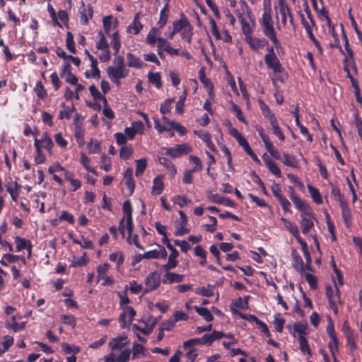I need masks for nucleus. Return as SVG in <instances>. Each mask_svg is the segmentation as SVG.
<instances>
[{
	"label": "nucleus",
	"instance_id": "f257e3e1",
	"mask_svg": "<svg viewBox=\"0 0 362 362\" xmlns=\"http://www.w3.org/2000/svg\"><path fill=\"white\" fill-rule=\"evenodd\" d=\"M259 23L262 28L264 35L267 37L276 48L280 46V42L277 38L276 33L274 27V21L272 16L271 8H264L262 18L259 20Z\"/></svg>",
	"mask_w": 362,
	"mask_h": 362
},
{
	"label": "nucleus",
	"instance_id": "f03ea898",
	"mask_svg": "<svg viewBox=\"0 0 362 362\" xmlns=\"http://www.w3.org/2000/svg\"><path fill=\"white\" fill-rule=\"evenodd\" d=\"M163 153L171 157L172 158H177L183 155H187L192 152V148L187 144L183 143L181 144H176L173 147L163 148Z\"/></svg>",
	"mask_w": 362,
	"mask_h": 362
},
{
	"label": "nucleus",
	"instance_id": "7ed1b4c3",
	"mask_svg": "<svg viewBox=\"0 0 362 362\" xmlns=\"http://www.w3.org/2000/svg\"><path fill=\"white\" fill-rule=\"evenodd\" d=\"M267 50L268 53L264 55L266 65L274 73H281L282 71L281 64L274 52V47H269Z\"/></svg>",
	"mask_w": 362,
	"mask_h": 362
},
{
	"label": "nucleus",
	"instance_id": "20e7f679",
	"mask_svg": "<svg viewBox=\"0 0 362 362\" xmlns=\"http://www.w3.org/2000/svg\"><path fill=\"white\" fill-rule=\"evenodd\" d=\"M161 279L160 274L155 271L150 272L146 277L144 284V293H147L155 291L157 289L160 285Z\"/></svg>",
	"mask_w": 362,
	"mask_h": 362
},
{
	"label": "nucleus",
	"instance_id": "39448f33",
	"mask_svg": "<svg viewBox=\"0 0 362 362\" xmlns=\"http://www.w3.org/2000/svg\"><path fill=\"white\" fill-rule=\"evenodd\" d=\"M300 225L302 233L307 234L314 227V221H316L315 214L312 211H309L306 213L300 214Z\"/></svg>",
	"mask_w": 362,
	"mask_h": 362
},
{
	"label": "nucleus",
	"instance_id": "423d86ee",
	"mask_svg": "<svg viewBox=\"0 0 362 362\" xmlns=\"http://www.w3.org/2000/svg\"><path fill=\"white\" fill-rule=\"evenodd\" d=\"M129 344V340L128 339L127 336L123 333L122 334L112 338L109 341V347L110 349L113 351L122 350L127 346Z\"/></svg>",
	"mask_w": 362,
	"mask_h": 362
},
{
	"label": "nucleus",
	"instance_id": "0eeeda50",
	"mask_svg": "<svg viewBox=\"0 0 362 362\" xmlns=\"http://www.w3.org/2000/svg\"><path fill=\"white\" fill-rule=\"evenodd\" d=\"M79 12L81 24L83 25H88L89 20L91 19L93 16V6L90 4L86 5L83 2L82 6L79 8Z\"/></svg>",
	"mask_w": 362,
	"mask_h": 362
},
{
	"label": "nucleus",
	"instance_id": "6e6552de",
	"mask_svg": "<svg viewBox=\"0 0 362 362\" xmlns=\"http://www.w3.org/2000/svg\"><path fill=\"white\" fill-rule=\"evenodd\" d=\"M326 289V296L329 301V308L332 310L334 313L335 315H337L339 310H338V305L339 304L337 301L335 294L334 293V288L331 285H326L325 286Z\"/></svg>",
	"mask_w": 362,
	"mask_h": 362
},
{
	"label": "nucleus",
	"instance_id": "1a4fd4ad",
	"mask_svg": "<svg viewBox=\"0 0 362 362\" xmlns=\"http://www.w3.org/2000/svg\"><path fill=\"white\" fill-rule=\"evenodd\" d=\"M107 74L110 78L121 79L128 76L129 70L126 68L108 66L107 69Z\"/></svg>",
	"mask_w": 362,
	"mask_h": 362
},
{
	"label": "nucleus",
	"instance_id": "9d476101",
	"mask_svg": "<svg viewBox=\"0 0 362 362\" xmlns=\"http://www.w3.org/2000/svg\"><path fill=\"white\" fill-rule=\"evenodd\" d=\"M158 250L154 249L149 250L143 254L145 259H165L167 257V251L162 245H158Z\"/></svg>",
	"mask_w": 362,
	"mask_h": 362
},
{
	"label": "nucleus",
	"instance_id": "9b49d317",
	"mask_svg": "<svg viewBox=\"0 0 362 362\" xmlns=\"http://www.w3.org/2000/svg\"><path fill=\"white\" fill-rule=\"evenodd\" d=\"M118 24L119 22L117 19L115 18L113 22L114 30H117ZM110 37H111L112 47L115 50L114 55H117L121 48V41L118 30H115Z\"/></svg>",
	"mask_w": 362,
	"mask_h": 362
},
{
	"label": "nucleus",
	"instance_id": "f8f14e48",
	"mask_svg": "<svg viewBox=\"0 0 362 362\" xmlns=\"http://www.w3.org/2000/svg\"><path fill=\"white\" fill-rule=\"evenodd\" d=\"M39 145L45 149L49 155L52 154V148L54 146L52 138L47 132L42 133L40 139H38Z\"/></svg>",
	"mask_w": 362,
	"mask_h": 362
},
{
	"label": "nucleus",
	"instance_id": "ddd939ff",
	"mask_svg": "<svg viewBox=\"0 0 362 362\" xmlns=\"http://www.w3.org/2000/svg\"><path fill=\"white\" fill-rule=\"evenodd\" d=\"M289 189L291 192V199L293 202L296 208L300 210V214L306 213L309 211L308 206L303 201L300 197L294 194V189L293 187H289Z\"/></svg>",
	"mask_w": 362,
	"mask_h": 362
},
{
	"label": "nucleus",
	"instance_id": "4468645a",
	"mask_svg": "<svg viewBox=\"0 0 362 362\" xmlns=\"http://www.w3.org/2000/svg\"><path fill=\"white\" fill-rule=\"evenodd\" d=\"M199 79L204 86L208 89V93L210 98H212L214 96V85L211 80L206 76L204 67H202L199 71Z\"/></svg>",
	"mask_w": 362,
	"mask_h": 362
},
{
	"label": "nucleus",
	"instance_id": "2eb2a0df",
	"mask_svg": "<svg viewBox=\"0 0 362 362\" xmlns=\"http://www.w3.org/2000/svg\"><path fill=\"white\" fill-rule=\"evenodd\" d=\"M165 274L163 275L162 282L164 284H170L173 283H180L183 281L184 275L179 274L177 273L170 272L165 271Z\"/></svg>",
	"mask_w": 362,
	"mask_h": 362
},
{
	"label": "nucleus",
	"instance_id": "dca6fc26",
	"mask_svg": "<svg viewBox=\"0 0 362 362\" xmlns=\"http://www.w3.org/2000/svg\"><path fill=\"white\" fill-rule=\"evenodd\" d=\"M124 179L125 181V185L127 187L129 194H132L135 189V180L133 177V170L128 168L124 174Z\"/></svg>",
	"mask_w": 362,
	"mask_h": 362
},
{
	"label": "nucleus",
	"instance_id": "f3484780",
	"mask_svg": "<svg viewBox=\"0 0 362 362\" xmlns=\"http://www.w3.org/2000/svg\"><path fill=\"white\" fill-rule=\"evenodd\" d=\"M246 41L250 45V48L254 51L262 49L268 44L267 40L265 39L256 38L252 36L247 37Z\"/></svg>",
	"mask_w": 362,
	"mask_h": 362
},
{
	"label": "nucleus",
	"instance_id": "a211bd4d",
	"mask_svg": "<svg viewBox=\"0 0 362 362\" xmlns=\"http://www.w3.org/2000/svg\"><path fill=\"white\" fill-rule=\"evenodd\" d=\"M341 36H342V40L344 42V47H345V50H346V52L345 53V57L343 60V62L344 63H346L348 62H350V61H353V57H354V52H353V50L351 49L350 45H349V39H348V37L346 35V34L345 33V31L344 30V28L342 27V34H341Z\"/></svg>",
	"mask_w": 362,
	"mask_h": 362
},
{
	"label": "nucleus",
	"instance_id": "6ab92c4d",
	"mask_svg": "<svg viewBox=\"0 0 362 362\" xmlns=\"http://www.w3.org/2000/svg\"><path fill=\"white\" fill-rule=\"evenodd\" d=\"M260 110L265 118H267L269 122L277 119L275 115L272 112L270 107L261 99L258 100Z\"/></svg>",
	"mask_w": 362,
	"mask_h": 362
},
{
	"label": "nucleus",
	"instance_id": "aec40b11",
	"mask_svg": "<svg viewBox=\"0 0 362 362\" xmlns=\"http://www.w3.org/2000/svg\"><path fill=\"white\" fill-rule=\"evenodd\" d=\"M189 25L190 23L188 19L184 14H182L180 20L175 21L173 23V28L174 29V33H179L182 31Z\"/></svg>",
	"mask_w": 362,
	"mask_h": 362
},
{
	"label": "nucleus",
	"instance_id": "412c9836",
	"mask_svg": "<svg viewBox=\"0 0 362 362\" xmlns=\"http://www.w3.org/2000/svg\"><path fill=\"white\" fill-rule=\"evenodd\" d=\"M341 204H340V207L341 209V216L344 220V224L346 226L351 223V212L349 208V204L347 202H341Z\"/></svg>",
	"mask_w": 362,
	"mask_h": 362
},
{
	"label": "nucleus",
	"instance_id": "4be33fe9",
	"mask_svg": "<svg viewBox=\"0 0 362 362\" xmlns=\"http://www.w3.org/2000/svg\"><path fill=\"white\" fill-rule=\"evenodd\" d=\"M291 256L293 259V267L299 272L304 271V263L303 261L300 256V255L298 253L296 250L292 249L291 250Z\"/></svg>",
	"mask_w": 362,
	"mask_h": 362
},
{
	"label": "nucleus",
	"instance_id": "5701e85b",
	"mask_svg": "<svg viewBox=\"0 0 362 362\" xmlns=\"http://www.w3.org/2000/svg\"><path fill=\"white\" fill-rule=\"evenodd\" d=\"M179 253L170 252L168 262L165 264L162 265L161 269L163 271H170L177 266L178 261L177 260Z\"/></svg>",
	"mask_w": 362,
	"mask_h": 362
},
{
	"label": "nucleus",
	"instance_id": "b1692460",
	"mask_svg": "<svg viewBox=\"0 0 362 362\" xmlns=\"http://www.w3.org/2000/svg\"><path fill=\"white\" fill-rule=\"evenodd\" d=\"M164 187L165 185L163 182V177L161 175H158L153 180L151 193L155 194H160L163 192Z\"/></svg>",
	"mask_w": 362,
	"mask_h": 362
},
{
	"label": "nucleus",
	"instance_id": "393cba45",
	"mask_svg": "<svg viewBox=\"0 0 362 362\" xmlns=\"http://www.w3.org/2000/svg\"><path fill=\"white\" fill-rule=\"evenodd\" d=\"M143 28V25L139 21V13L134 16L133 22L128 26L127 31L130 33L137 35Z\"/></svg>",
	"mask_w": 362,
	"mask_h": 362
},
{
	"label": "nucleus",
	"instance_id": "a878e982",
	"mask_svg": "<svg viewBox=\"0 0 362 362\" xmlns=\"http://www.w3.org/2000/svg\"><path fill=\"white\" fill-rule=\"evenodd\" d=\"M307 329L308 325L306 324L296 322L293 324V333H291V334L295 337V334L297 333L298 334V340H300V337H306L308 335Z\"/></svg>",
	"mask_w": 362,
	"mask_h": 362
},
{
	"label": "nucleus",
	"instance_id": "bb28decb",
	"mask_svg": "<svg viewBox=\"0 0 362 362\" xmlns=\"http://www.w3.org/2000/svg\"><path fill=\"white\" fill-rule=\"evenodd\" d=\"M61 107L62 110H61L59 112L58 119H70L71 117V112L75 110V107L72 104L71 107L66 106L64 103L61 104Z\"/></svg>",
	"mask_w": 362,
	"mask_h": 362
},
{
	"label": "nucleus",
	"instance_id": "cd10ccee",
	"mask_svg": "<svg viewBox=\"0 0 362 362\" xmlns=\"http://www.w3.org/2000/svg\"><path fill=\"white\" fill-rule=\"evenodd\" d=\"M127 66L136 69L141 68L143 65L142 61L139 57L135 56L132 53H127Z\"/></svg>",
	"mask_w": 362,
	"mask_h": 362
},
{
	"label": "nucleus",
	"instance_id": "c85d7f7f",
	"mask_svg": "<svg viewBox=\"0 0 362 362\" xmlns=\"http://www.w3.org/2000/svg\"><path fill=\"white\" fill-rule=\"evenodd\" d=\"M290 8L284 0H279V13L281 16L282 23L286 25L287 16L290 15Z\"/></svg>",
	"mask_w": 362,
	"mask_h": 362
},
{
	"label": "nucleus",
	"instance_id": "c756f323",
	"mask_svg": "<svg viewBox=\"0 0 362 362\" xmlns=\"http://www.w3.org/2000/svg\"><path fill=\"white\" fill-rule=\"evenodd\" d=\"M145 351H146V349L143 345H141L136 341L134 342L133 346H132V349L131 351L132 358L136 359V358H139L140 356H144Z\"/></svg>",
	"mask_w": 362,
	"mask_h": 362
},
{
	"label": "nucleus",
	"instance_id": "7c9ffc66",
	"mask_svg": "<svg viewBox=\"0 0 362 362\" xmlns=\"http://www.w3.org/2000/svg\"><path fill=\"white\" fill-rule=\"evenodd\" d=\"M194 309L206 322H211L214 320V316L208 308L194 305Z\"/></svg>",
	"mask_w": 362,
	"mask_h": 362
},
{
	"label": "nucleus",
	"instance_id": "2f4dec72",
	"mask_svg": "<svg viewBox=\"0 0 362 362\" xmlns=\"http://www.w3.org/2000/svg\"><path fill=\"white\" fill-rule=\"evenodd\" d=\"M308 189L313 202L317 204H322L323 200L319 189L311 185H308Z\"/></svg>",
	"mask_w": 362,
	"mask_h": 362
},
{
	"label": "nucleus",
	"instance_id": "473e14b6",
	"mask_svg": "<svg viewBox=\"0 0 362 362\" xmlns=\"http://www.w3.org/2000/svg\"><path fill=\"white\" fill-rule=\"evenodd\" d=\"M89 91L94 100H101L103 101L104 105H107V98L100 93L95 85H91L89 87Z\"/></svg>",
	"mask_w": 362,
	"mask_h": 362
},
{
	"label": "nucleus",
	"instance_id": "72a5a7b5",
	"mask_svg": "<svg viewBox=\"0 0 362 362\" xmlns=\"http://www.w3.org/2000/svg\"><path fill=\"white\" fill-rule=\"evenodd\" d=\"M168 6H169V3H165L164 7L161 9V11L160 12V18H159V21L158 22L159 28H162L167 23V21L168 19Z\"/></svg>",
	"mask_w": 362,
	"mask_h": 362
},
{
	"label": "nucleus",
	"instance_id": "f704fd0d",
	"mask_svg": "<svg viewBox=\"0 0 362 362\" xmlns=\"http://www.w3.org/2000/svg\"><path fill=\"white\" fill-rule=\"evenodd\" d=\"M285 226L289 230V232L294 236V238L296 239L299 244L305 241L300 238L299 228L296 225L293 224L291 222H288L287 225H285Z\"/></svg>",
	"mask_w": 362,
	"mask_h": 362
},
{
	"label": "nucleus",
	"instance_id": "c9c22d12",
	"mask_svg": "<svg viewBox=\"0 0 362 362\" xmlns=\"http://www.w3.org/2000/svg\"><path fill=\"white\" fill-rule=\"evenodd\" d=\"M148 79L150 83L153 84L158 89L162 86L161 77L158 72H151L148 74Z\"/></svg>",
	"mask_w": 362,
	"mask_h": 362
},
{
	"label": "nucleus",
	"instance_id": "e433bc0d",
	"mask_svg": "<svg viewBox=\"0 0 362 362\" xmlns=\"http://www.w3.org/2000/svg\"><path fill=\"white\" fill-rule=\"evenodd\" d=\"M61 347L64 353L66 354H73L72 355H76L81 351L80 347L75 345H70L66 342H63L61 344Z\"/></svg>",
	"mask_w": 362,
	"mask_h": 362
},
{
	"label": "nucleus",
	"instance_id": "4c0bfd02",
	"mask_svg": "<svg viewBox=\"0 0 362 362\" xmlns=\"http://www.w3.org/2000/svg\"><path fill=\"white\" fill-rule=\"evenodd\" d=\"M16 316L12 317V323H9L6 325V327L12 329L14 332H17L20 330H23L25 327L26 322H22L18 323L16 322Z\"/></svg>",
	"mask_w": 362,
	"mask_h": 362
},
{
	"label": "nucleus",
	"instance_id": "58836bf2",
	"mask_svg": "<svg viewBox=\"0 0 362 362\" xmlns=\"http://www.w3.org/2000/svg\"><path fill=\"white\" fill-rule=\"evenodd\" d=\"M330 185L332 186L331 195L339 203V205L341 204V202H346L344 198V195L341 193L339 187L332 183H330Z\"/></svg>",
	"mask_w": 362,
	"mask_h": 362
},
{
	"label": "nucleus",
	"instance_id": "ea45409f",
	"mask_svg": "<svg viewBox=\"0 0 362 362\" xmlns=\"http://www.w3.org/2000/svg\"><path fill=\"white\" fill-rule=\"evenodd\" d=\"M159 163L165 166L170 172L171 175L174 176L177 173V169L175 165L165 157L159 158Z\"/></svg>",
	"mask_w": 362,
	"mask_h": 362
},
{
	"label": "nucleus",
	"instance_id": "a19ab883",
	"mask_svg": "<svg viewBox=\"0 0 362 362\" xmlns=\"http://www.w3.org/2000/svg\"><path fill=\"white\" fill-rule=\"evenodd\" d=\"M239 21L241 24V29L243 33L246 36V38L248 37H251L252 29L248 22L242 15L239 16Z\"/></svg>",
	"mask_w": 362,
	"mask_h": 362
},
{
	"label": "nucleus",
	"instance_id": "79ce46f5",
	"mask_svg": "<svg viewBox=\"0 0 362 362\" xmlns=\"http://www.w3.org/2000/svg\"><path fill=\"white\" fill-rule=\"evenodd\" d=\"M34 92L40 99H45L47 96V93L45 88L42 81H39L36 83L34 88Z\"/></svg>",
	"mask_w": 362,
	"mask_h": 362
},
{
	"label": "nucleus",
	"instance_id": "37998d69",
	"mask_svg": "<svg viewBox=\"0 0 362 362\" xmlns=\"http://www.w3.org/2000/svg\"><path fill=\"white\" fill-rule=\"evenodd\" d=\"M136 166L135 170V175L139 177L144 174V170L147 166V160L145 158H141L136 160Z\"/></svg>",
	"mask_w": 362,
	"mask_h": 362
},
{
	"label": "nucleus",
	"instance_id": "c03bdc74",
	"mask_svg": "<svg viewBox=\"0 0 362 362\" xmlns=\"http://www.w3.org/2000/svg\"><path fill=\"white\" fill-rule=\"evenodd\" d=\"M189 162L193 163L194 166L191 169L192 171L195 173H198L202 170L203 166L201 159L194 155H190L189 156Z\"/></svg>",
	"mask_w": 362,
	"mask_h": 362
},
{
	"label": "nucleus",
	"instance_id": "a18cd8bd",
	"mask_svg": "<svg viewBox=\"0 0 362 362\" xmlns=\"http://www.w3.org/2000/svg\"><path fill=\"white\" fill-rule=\"evenodd\" d=\"M270 124L273 129V134L276 135L280 141H284L285 140V136L281 127L279 125L278 120L276 119L273 121L272 122L270 123Z\"/></svg>",
	"mask_w": 362,
	"mask_h": 362
},
{
	"label": "nucleus",
	"instance_id": "49530a36",
	"mask_svg": "<svg viewBox=\"0 0 362 362\" xmlns=\"http://www.w3.org/2000/svg\"><path fill=\"white\" fill-rule=\"evenodd\" d=\"M266 165L269 171L277 177H281V172L277 164L271 159H269L266 162Z\"/></svg>",
	"mask_w": 362,
	"mask_h": 362
},
{
	"label": "nucleus",
	"instance_id": "de8ad7c7",
	"mask_svg": "<svg viewBox=\"0 0 362 362\" xmlns=\"http://www.w3.org/2000/svg\"><path fill=\"white\" fill-rule=\"evenodd\" d=\"M158 33L159 28L156 27L152 28L147 35L146 42L148 45H154L157 41L156 36Z\"/></svg>",
	"mask_w": 362,
	"mask_h": 362
},
{
	"label": "nucleus",
	"instance_id": "09e8293b",
	"mask_svg": "<svg viewBox=\"0 0 362 362\" xmlns=\"http://www.w3.org/2000/svg\"><path fill=\"white\" fill-rule=\"evenodd\" d=\"M66 49L71 53L75 54L76 49L75 47V42L74 40V35L71 32H67L66 39Z\"/></svg>",
	"mask_w": 362,
	"mask_h": 362
},
{
	"label": "nucleus",
	"instance_id": "8fccbe9b",
	"mask_svg": "<svg viewBox=\"0 0 362 362\" xmlns=\"http://www.w3.org/2000/svg\"><path fill=\"white\" fill-rule=\"evenodd\" d=\"M300 345V350L303 355L311 356V351L307 340L306 337H300V340H298Z\"/></svg>",
	"mask_w": 362,
	"mask_h": 362
},
{
	"label": "nucleus",
	"instance_id": "3c124183",
	"mask_svg": "<svg viewBox=\"0 0 362 362\" xmlns=\"http://www.w3.org/2000/svg\"><path fill=\"white\" fill-rule=\"evenodd\" d=\"M175 102L174 98L166 99L160 107V112L163 115H166L170 112L172 105Z\"/></svg>",
	"mask_w": 362,
	"mask_h": 362
},
{
	"label": "nucleus",
	"instance_id": "603ef678",
	"mask_svg": "<svg viewBox=\"0 0 362 362\" xmlns=\"http://www.w3.org/2000/svg\"><path fill=\"white\" fill-rule=\"evenodd\" d=\"M285 322V319L281 317L280 314H276L274 316V327L277 332H282Z\"/></svg>",
	"mask_w": 362,
	"mask_h": 362
},
{
	"label": "nucleus",
	"instance_id": "864d4df0",
	"mask_svg": "<svg viewBox=\"0 0 362 362\" xmlns=\"http://www.w3.org/2000/svg\"><path fill=\"white\" fill-rule=\"evenodd\" d=\"M120 353L116 356L117 362H128L131 356V350L129 349L119 350Z\"/></svg>",
	"mask_w": 362,
	"mask_h": 362
},
{
	"label": "nucleus",
	"instance_id": "5fc2aeb1",
	"mask_svg": "<svg viewBox=\"0 0 362 362\" xmlns=\"http://www.w3.org/2000/svg\"><path fill=\"white\" fill-rule=\"evenodd\" d=\"M81 163L82 165L86 169L87 171L97 175V171L95 168H91L89 166L90 159L88 156H86L85 153H82L81 155V159H80Z\"/></svg>",
	"mask_w": 362,
	"mask_h": 362
},
{
	"label": "nucleus",
	"instance_id": "6e6d98bb",
	"mask_svg": "<svg viewBox=\"0 0 362 362\" xmlns=\"http://www.w3.org/2000/svg\"><path fill=\"white\" fill-rule=\"evenodd\" d=\"M15 243H16V251L21 252L23 250L25 249L30 242L28 240H26L20 236H16L14 238Z\"/></svg>",
	"mask_w": 362,
	"mask_h": 362
},
{
	"label": "nucleus",
	"instance_id": "4d7b16f0",
	"mask_svg": "<svg viewBox=\"0 0 362 362\" xmlns=\"http://www.w3.org/2000/svg\"><path fill=\"white\" fill-rule=\"evenodd\" d=\"M193 28L190 24L188 27H187L181 33L182 39L186 42L190 44L192 39L193 35Z\"/></svg>",
	"mask_w": 362,
	"mask_h": 362
},
{
	"label": "nucleus",
	"instance_id": "13d9d810",
	"mask_svg": "<svg viewBox=\"0 0 362 362\" xmlns=\"http://www.w3.org/2000/svg\"><path fill=\"white\" fill-rule=\"evenodd\" d=\"M110 260L116 262L117 266L119 267L124 263V256L120 252H113L110 255Z\"/></svg>",
	"mask_w": 362,
	"mask_h": 362
},
{
	"label": "nucleus",
	"instance_id": "bf43d9fd",
	"mask_svg": "<svg viewBox=\"0 0 362 362\" xmlns=\"http://www.w3.org/2000/svg\"><path fill=\"white\" fill-rule=\"evenodd\" d=\"M195 293L205 297H211L214 296V291L210 285H208L207 287H199L196 288Z\"/></svg>",
	"mask_w": 362,
	"mask_h": 362
},
{
	"label": "nucleus",
	"instance_id": "052dcab7",
	"mask_svg": "<svg viewBox=\"0 0 362 362\" xmlns=\"http://www.w3.org/2000/svg\"><path fill=\"white\" fill-rule=\"evenodd\" d=\"M331 340L328 344V348L332 354V357H334L335 354L338 351L339 341L337 337V336L331 337Z\"/></svg>",
	"mask_w": 362,
	"mask_h": 362
},
{
	"label": "nucleus",
	"instance_id": "680f3d73",
	"mask_svg": "<svg viewBox=\"0 0 362 362\" xmlns=\"http://www.w3.org/2000/svg\"><path fill=\"white\" fill-rule=\"evenodd\" d=\"M283 156L284 158V160H283L284 165L291 168L298 167L297 160L293 156H291L288 153H284Z\"/></svg>",
	"mask_w": 362,
	"mask_h": 362
},
{
	"label": "nucleus",
	"instance_id": "e2e57ef3",
	"mask_svg": "<svg viewBox=\"0 0 362 362\" xmlns=\"http://www.w3.org/2000/svg\"><path fill=\"white\" fill-rule=\"evenodd\" d=\"M98 37L100 40L96 44V48L100 50L107 49L109 45L105 39V37L102 31L98 32Z\"/></svg>",
	"mask_w": 362,
	"mask_h": 362
},
{
	"label": "nucleus",
	"instance_id": "0e129e2a",
	"mask_svg": "<svg viewBox=\"0 0 362 362\" xmlns=\"http://www.w3.org/2000/svg\"><path fill=\"white\" fill-rule=\"evenodd\" d=\"M345 337L346 339L347 346H349V349L351 351H354L355 349H356V348H357V346H356L357 334L355 333H353V334H349L347 336H345Z\"/></svg>",
	"mask_w": 362,
	"mask_h": 362
},
{
	"label": "nucleus",
	"instance_id": "69168bd1",
	"mask_svg": "<svg viewBox=\"0 0 362 362\" xmlns=\"http://www.w3.org/2000/svg\"><path fill=\"white\" fill-rule=\"evenodd\" d=\"M74 136L79 146L84 144V130L82 127L77 126L74 127Z\"/></svg>",
	"mask_w": 362,
	"mask_h": 362
},
{
	"label": "nucleus",
	"instance_id": "338daca9",
	"mask_svg": "<svg viewBox=\"0 0 362 362\" xmlns=\"http://www.w3.org/2000/svg\"><path fill=\"white\" fill-rule=\"evenodd\" d=\"M133 153V149L131 146H123L119 151V156L121 159L128 160Z\"/></svg>",
	"mask_w": 362,
	"mask_h": 362
},
{
	"label": "nucleus",
	"instance_id": "774afa93",
	"mask_svg": "<svg viewBox=\"0 0 362 362\" xmlns=\"http://www.w3.org/2000/svg\"><path fill=\"white\" fill-rule=\"evenodd\" d=\"M173 201L174 204L179 205L180 207H184L187 204L191 202L186 196L176 195L173 197Z\"/></svg>",
	"mask_w": 362,
	"mask_h": 362
}]
</instances>
